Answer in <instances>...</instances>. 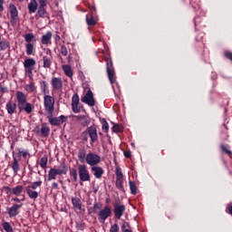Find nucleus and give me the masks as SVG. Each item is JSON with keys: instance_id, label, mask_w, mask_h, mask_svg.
Wrapping results in <instances>:
<instances>
[{"instance_id": "nucleus-1", "label": "nucleus", "mask_w": 232, "mask_h": 232, "mask_svg": "<svg viewBox=\"0 0 232 232\" xmlns=\"http://www.w3.org/2000/svg\"><path fill=\"white\" fill-rule=\"evenodd\" d=\"M16 102L19 113L25 111L27 115H30L34 111V104L28 102L26 94L21 91L16 92Z\"/></svg>"}, {"instance_id": "nucleus-2", "label": "nucleus", "mask_w": 232, "mask_h": 232, "mask_svg": "<svg viewBox=\"0 0 232 232\" xmlns=\"http://www.w3.org/2000/svg\"><path fill=\"white\" fill-rule=\"evenodd\" d=\"M116 181L115 186L119 191L125 193L124 189V174H122V169L121 167H116L115 169Z\"/></svg>"}, {"instance_id": "nucleus-3", "label": "nucleus", "mask_w": 232, "mask_h": 232, "mask_svg": "<svg viewBox=\"0 0 232 232\" xmlns=\"http://www.w3.org/2000/svg\"><path fill=\"white\" fill-rule=\"evenodd\" d=\"M78 175L81 182H90L92 180L90 170L84 164L78 165Z\"/></svg>"}, {"instance_id": "nucleus-4", "label": "nucleus", "mask_w": 232, "mask_h": 232, "mask_svg": "<svg viewBox=\"0 0 232 232\" xmlns=\"http://www.w3.org/2000/svg\"><path fill=\"white\" fill-rule=\"evenodd\" d=\"M55 98L53 96H50L45 94L44 96V108L46 113H52L55 110Z\"/></svg>"}, {"instance_id": "nucleus-5", "label": "nucleus", "mask_w": 232, "mask_h": 232, "mask_svg": "<svg viewBox=\"0 0 232 232\" xmlns=\"http://www.w3.org/2000/svg\"><path fill=\"white\" fill-rule=\"evenodd\" d=\"M35 59L27 58L24 62V72L28 75L29 79L34 77V71L35 70Z\"/></svg>"}, {"instance_id": "nucleus-6", "label": "nucleus", "mask_w": 232, "mask_h": 232, "mask_svg": "<svg viewBox=\"0 0 232 232\" xmlns=\"http://www.w3.org/2000/svg\"><path fill=\"white\" fill-rule=\"evenodd\" d=\"M47 119L51 126H61V124H64L68 121V117L64 115L53 117V112L47 113Z\"/></svg>"}, {"instance_id": "nucleus-7", "label": "nucleus", "mask_w": 232, "mask_h": 232, "mask_svg": "<svg viewBox=\"0 0 232 232\" xmlns=\"http://www.w3.org/2000/svg\"><path fill=\"white\" fill-rule=\"evenodd\" d=\"M106 61V71L108 74V79L111 84H114L115 79V69H113V62L111 61V57H107Z\"/></svg>"}, {"instance_id": "nucleus-8", "label": "nucleus", "mask_w": 232, "mask_h": 232, "mask_svg": "<svg viewBox=\"0 0 232 232\" xmlns=\"http://www.w3.org/2000/svg\"><path fill=\"white\" fill-rule=\"evenodd\" d=\"M85 162L91 166V168H93L94 166L101 164V156L95 152H89L87 153Z\"/></svg>"}, {"instance_id": "nucleus-9", "label": "nucleus", "mask_w": 232, "mask_h": 232, "mask_svg": "<svg viewBox=\"0 0 232 232\" xmlns=\"http://www.w3.org/2000/svg\"><path fill=\"white\" fill-rule=\"evenodd\" d=\"M111 217V207L105 206L103 208L100 209L98 213V220L100 224H104L107 218Z\"/></svg>"}, {"instance_id": "nucleus-10", "label": "nucleus", "mask_w": 232, "mask_h": 232, "mask_svg": "<svg viewBox=\"0 0 232 232\" xmlns=\"http://www.w3.org/2000/svg\"><path fill=\"white\" fill-rule=\"evenodd\" d=\"M46 55H44L42 57V63H43V68H45L47 70H52V64L53 61V56L52 55V50L47 49L45 52Z\"/></svg>"}, {"instance_id": "nucleus-11", "label": "nucleus", "mask_w": 232, "mask_h": 232, "mask_svg": "<svg viewBox=\"0 0 232 232\" xmlns=\"http://www.w3.org/2000/svg\"><path fill=\"white\" fill-rule=\"evenodd\" d=\"M9 12L11 15V24L12 26H15L17 23H19V12H17V7L14 5H9Z\"/></svg>"}, {"instance_id": "nucleus-12", "label": "nucleus", "mask_w": 232, "mask_h": 232, "mask_svg": "<svg viewBox=\"0 0 232 232\" xmlns=\"http://www.w3.org/2000/svg\"><path fill=\"white\" fill-rule=\"evenodd\" d=\"M124 211H126V206L119 203H114L113 204V213L115 218L118 220H121L122 218V215H124Z\"/></svg>"}, {"instance_id": "nucleus-13", "label": "nucleus", "mask_w": 232, "mask_h": 232, "mask_svg": "<svg viewBox=\"0 0 232 232\" xmlns=\"http://www.w3.org/2000/svg\"><path fill=\"white\" fill-rule=\"evenodd\" d=\"M87 133L91 139L90 144L91 146H93L94 142H97V140H99V135L97 134V128L93 125L90 126L87 129Z\"/></svg>"}, {"instance_id": "nucleus-14", "label": "nucleus", "mask_w": 232, "mask_h": 232, "mask_svg": "<svg viewBox=\"0 0 232 232\" xmlns=\"http://www.w3.org/2000/svg\"><path fill=\"white\" fill-rule=\"evenodd\" d=\"M81 101L88 106H95V99L93 98V92L90 89L87 91L84 97L81 99Z\"/></svg>"}, {"instance_id": "nucleus-15", "label": "nucleus", "mask_w": 232, "mask_h": 232, "mask_svg": "<svg viewBox=\"0 0 232 232\" xmlns=\"http://www.w3.org/2000/svg\"><path fill=\"white\" fill-rule=\"evenodd\" d=\"M23 208V204H14L12 207L7 208V213L10 218H14L19 215V209Z\"/></svg>"}, {"instance_id": "nucleus-16", "label": "nucleus", "mask_w": 232, "mask_h": 232, "mask_svg": "<svg viewBox=\"0 0 232 232\" xmlns=\"http://www.w3.org/2000/svg\"><path fill=\"white\" fill-rule=\"evenodd\" d=\"M44 6H46V1H41L37 11V14L41 18L50 19V14H48V12H46Z\"/></svg>"}, {"instance_id": "nucleus-17", "label": "nucleus", "mask_w": 232, "mask_h": 232, "mask_svg": "<svg viewBox=\"0 0 232 232\" xmlns=\"http://www.w3.org/2000/svg\"><path fill=\"white\" fill-rule=\"evenodd\" d=\"M53 91L63 90V79L61 77H53L51 79Z\"/></svg>"}, {"instance_id": "nucleus-18", "label": "nucleus", "mask_w": 232, "mask_h": 232, "mask_svg": "<svg viewBox=\"0 0 232 232\" xmlns=\"http://www.w3.org/2000/svg\"><path fill=\"white\" fill-rule=\"evenodd\" d=\"M91 171L93 175L98 179H102V175H104V169L102 167H99L95 165L94 167H91Z\"/></svg>"}, {"instance_id": "nucleus-19", "label": "nucleus", "mask_w": 232, "mask_h": 232, "mask_svg": "<svg viewBox=\"0 0 232 232\" xmlns=\"http://www.w3.org/2000/svg\"><path fill=\"white\" fill-rule=\"evenodd\" d=\"M72 110L73 113H79L81 109H79V94L75 93L72 97Z\"/></svg>"}, {"instance_id": "nucleus-20", "label": "nucleus", "mask_w": 232, "mask_h": 232, "mask_svg": "<svg viewBox=\"0 0 232 232\" xmlns=\"http://www.w3.org/2000/svg\"><path fill=\"white\" fill-rule=\"evenodd\" d=\"M5 110L8 115H14V113L17 111V103L12 101L7 102V103L5 104Z\"/></svg>"}, {"instance_id": "nucleus-21", "label": "nucleus", "mask_w": 232, "mask_h": 232, "mask_svg": "<svg viewBox=\"0 0 232 232\" xmlns=\"http://www.w3.org/2000/svg\"><path fill=\"white\" fill-rule=\"evenodd\" d=\"M40 90L43 95H48L50 93V87L48 85V82L46 81H40Z\"/></svg>"}, {"instance_id": "nucleus-22", "label": "nucleus", "mask_w": 232, "mask_h": 232, "mask_svg": "<svg viewBox=\"0 0 232 232\" xmlns=\"http://www.w3.org/2000/svg\"><path fill=\"white\" fill-rule=\"evenodd\" d=\"M88 154H86V148L82 147L78 150V160L82 164H84L86 162V157Z\"/></svg>"}, {"instance_id": "nucleus-23", "label": "nucleus", "mask_w": 232, "mask_h": 232, "mask_svg": "<svg viewBox=\"0 0 232 232\" xmlns=\"http://www.w3.org/2000/svg\"><path fill=\"white\" fill-rule=\"evenodd\" d=\"M72 204L74 209H77L78 211H82V201H81V198L77 197L72 198Z\"/></svg>"}, {"instance_id": "nucleus-24", "label": "nucleus", "mask_w": 232, "mask_h": 232, "mask_svg": "<svg viewBox=\"0 0 232 232\" xmlns=\"http://www.w3.org/2000/svg\"><path fill=\"white\" fill-rule=\"evenodd\" d=\"M52 32L48 31L45 34H44L41 38L42 44H52Z\"/></svg>"}, {"instance_id": "nucleus-25", "label": "nucleus", "mask_w": 232, "mask_h": 232, "mask_svg": "<svg viewBox=\"0 0 232 232\" xmlns=\"http://www.w3.org/2000/svg\"><path fill=\"white\" fill-rule=\"evenodd\" d=\"M76 120L82 124V126H89L90 125V117L86 115H78L75 116Z\"/></svg>"}, {"instance_id": "nucleus-26", "label": "nucleus", "mask_w": 232, "mask_h": 232, "mask_svg": "<svg viewBox=\"0 0 232 232\" xmlns=\"http://www.w3.org/2000/svg\"><path fill=\"white\" fill-rule=\"evenodd\" d=\"M25 191L29 198H32L33 200H36V198H39V192L34 190L33 188H30V187H26Z\"/></svg>"}, {"instance_id": "nucleus-27", "label": "nucleus", "mask_w": 232, "mask_h": 232, "mask_svg": "<svg viewBox=\"0 0 232 232\" xmlns=\"http://www.w3.org/2000/svg\"><path fill=\"white\" fill-rule=\"evenodd\" d=\"M59 173H61L60 170H57V169L55 168H52L50 169L49 172H48V178L47 180H55L56 179V175H59Z\"/></svg>"}, {"instance_id": "nucleus-28", "label": "nucleus", "mask_w": 232, "mask_h": 232, "mask_svg": "<svg viewBox=\"0 0 232 232\" xmlns=\"http://www.w3.org/2000/svg\"><path fill=\"white\" fill-rule=\"evenodd\" d=\"M11 168L14 175H17L19 169H21V167L19 166V160H17V158H15L14 156H13V163L11 165Z\"/></svg>"}, {"instance_id": "nucleus-29", "label": "nucleus", "mask_w": 232, "mask_h": 232, "mask_svg": "<svg viewBox=\"0 0 232 232\" xmlns=\"http://www.w3.org/2000/svg\"><path fill=\"white\" fill-rule=\"evenodd\" d=\"M41 136L46 138L50 135V127L46 126V123L42 124V128L40 129Z\"/></svg>"}, {"instance_id": "nucleus-30", "label": "nucleus", "mask_w": 232, "mask_h": 232, "mask_svg": "<svg viewBox=\"0 0 232 232\" xmlns=\"http://www.w3.org/2000/svg\"><path fill=\"white\" fill-rule=\"evenodd\" d=\"M56 169L57 171H60L59 175H67L69 168L68 165H66V163L62 162Z\"/></svg>"}, {"instance_id": "nucleus-31", "label": "nucleus", "mask_w": 232, "mask_h": 232, "mask_svg": "<svg viewBox=\"0 0 232 232\" xmlns=\"http://www.w3.org/2000/svg\"><path fill=\"white\" fill-rule=\"evenodd\" d=\"M38 6L39 5L37 4V1H31L28 4L29 14H35V12H37Z\"/></svg>"}, {"instance_id": "nucleus-32", "label": "nucleus", "mask_w": 232, "mask_h": 232, "mask_svg": "<svg viewBox=\"0 0 232 232\" xmlns=\"http://www.w3.org/2000/svg\"><path fill=\"white\" fill-rule=\"evenodd\" d=\"M62 68L66 77H70L71 79L73 77V71H72V66L65 64L63 65Z\"/></svg>"}, {"instance_id": "nucleus-33", "label": "nucleus", "mask_w": 232, "mask_h": 232, "mask_svg": "<svg viewBox=\"0 0 232 232\" xmlns=\"http://www.w3.org/2000/svg\"><path fill=\"white\" fill-rule=\"evenodd\" d=\"M24 39L25 43H27V44H32V41H34V42L37 41L35 39V35L34 34V33L25 34L24 35Z\"/></svg>"}, {"instance_id": "nucleus-34", "label": "nucleus", "mask_w": 232, "mask_h": 232, "mask_svg": "<svg viewBox=\"0 0 232 232\" xmlns=\"http://www.w3.org/2000/svg\"><path fill=\"white\" fill-rule=\"evenodd\" d=\"M85 21L88 26H95V24H97V21L93 18V14H87Z\"/></svg>"}, {"instance_id": "nucleus-35", "label": "nucleus", "mask_w": 232, "mask_h": 232, "mask_svg": "<svg viewBox=\"0 0 232 232\" xmlns=\"http://www.w3.org/2000/svg\"><path fill=\"white\" fill-rule=\"evenodd\" d=\"M34 52H35V47L34 44H25L26 55H34Z\"/></svg>"}, {"instance_id": "nucleus-36", "label": "nucleus", "mask_w": 232, "mask_h": 232, "mask_svg": "<svg viewBox=\"0 0 232 232\" xmlns=\"http://www.w3.org/2000/svg\"><path fill=\"white\" fill-rule=\"evenodd\" d=\"M69 175H70L72 182H77V180H78V179H77V169L70 168L69 169Z\"/></svg>"}, {"instance_id": "nucleus-37", "label": "nucleus", "mask_w": 232, "mask_h": 232, "mask_svg": "<svg viewBox=\"0 0 232 232\" xmlns=\"http://www.w3.org/2000/svg\"><path fill=\"white\" fill-rule=\"evenodd\" d=\"M24 189V187H23L22 185H18L13 188L12 193L13 195H15V197H19V195L23 193Z\"/></svg>"}, {"instance_id": "nucleus-38", "label": "nucleus", "mask_w": 232, "mask_h": 232, "mask_svg": "<svg viewBox=\"0 0 232 232\" xmlns=\"http://www.w3.org/2000/svg\"><path fill=\"white\" fill-rule=\"evenodd\" d=\"M10 48V42L7 40H1V34H0V50L5 51L8 50Z\"/></svg>"}, {"instance_id": "nucleus-39", "label": "nucleus", "mask_w": 232, "mask_h": 232, "mask_svg": "<svg viewBox=\"0 0 232 232\" xmlns=\"http://www.w3.org/2000/svg\"><path fill=\"white\" fill-rule=\"evenodd\" d=\"M24 90L27 93H33V92H35V83L32 82L31 83L26 84Z\"/></svg>"}, {"instance_id": "nucleus-40", "label": "nucleus", "mask_w": 232, "mask_h": 232, "mask_svg": "<svg viewBox=\"0 0 232 232\" xmlns=\"http://www.w3.org/2000/svg\"><path fill=\"white\" fill-rule=\"evenodd\" d=\"M43 186V181L39 179L38 181H34L32 183V185L27 186V188H30V189L35 190L37 188H41Z\"/></svg>"}, {"instance_id": "nucleus-41", "label": "nucleus", "mask_w": 232, "mask_h": 232, "mask_svg": "<svg viewBox=\"0 0 232 232\" xmlns=\"http://www.w3.org/2000/svg\"><path fill=\"white\" fill-rule=\"evenodd\" d=\"M2 227L5 232H14V227H12V225L8 221L4 222Z\"/></svg>"}, {"instance_id": "nucleus-42", "label": "nucleus", "mask_w": 232, "mask_h": 232, "mask_svg": "<svg viewBox=\"0 0 232 232\" xmlns=\"http://www.w3.org/2000/svg\"><path fill=\"white\" fill-rule=\"evenodd\" d=\"M129 186L131 195H137V185L135 184V181L130 180Z\"/></svg>"}, {"instance_id": "nucleus-43", "label": "nucleus", "mask_w": 232, "mask_h": 232, "mask_svg": "<svg viewBox=\"0 0 232 232\" xmlns=\"http://www.w3.org/2000/svg\"><path fill=\"white\" fill-rule=\"evenodd\" d=\"M123 130H124V127H122V125L114 124L112 126V131H114V133H122Z\"/></svg>"}, {"instance_id": "nucleus-44", "label": "nucleus", "mask_w": 232, "mask_h": 232, "mask_svg": "<svg viewBox=\"0 0 232 232\" xmlns=\"http://www.w3.org/2000/svg\"><path fill=\"white\" fill-rule=\"evenodd\" d=\"M40 166L43 169H46V166H48V157L44 156L41 158Z\"/></svg>"}, {"instance_id": "nucleus-45", "label": "nucleus", "mask_w": 232, "mask_h": 232, "mask_svg": "<svg viewBox=\"0 0 232 232\" xmlns=\"http://www.w3.org/2000/svg\"><path fill=\"white\" fill-rule=\"evenodd\" d=\"M102 208V205L101 203H94L93 207L90 208V211L92 213H97V209H101Z\"/></svg>"}, {"instance_id": "nucleus-46", "label": "nucleus", "mask_w": 232, "mask_h": 232, "mask_svg": "<svg viewBox=\"0 0 232 232\" xmlns=\"http://www.w3.org/2000/svg\"><path fill=\"white\" fill-rule=\"evenodd\" d=\"M220 150L226 153L227 155H228L230 157V159H232V152L231 150H227V148L226 147V145L221 144L220 145Z\"/></svg>"}, {"instance_id": "nucleus-47", "label": "nucleus", "mask_w": 232, "mask_h": 232, "mask_svg": "<svg viewBox=\"0 0 232 232\" xmlns=\"http://www.w3.org/2000/svg\"><path fill=\"white\" fill-rule=\"evenodd\" d=\"M60 53L63 55V57H66V55H68V48L66 45H61Z\"/></svg>"}, {"instance_id": "nucleus-48", "label": "nucleus", "mask_w": 232, "mask_h": 232, "mask_svg": "<svg viewBox=\"0 0 232 232\" xmlns=\"http://www.w3.org/2000/svg\"><path fill=\"white\" fill-rule=\"evenodd\" d=\"M120 229L119 224L115 223L111 227L110 232H121Z\"/></svg>"}, {"instance_id": "nucleus-49", "label": "nucleus", "mask_w": 232, "mask_h": 232, "mask_svg": "<svg viewBox=\"0 0 232 232\" xmlns=\"http://www.w3.org/2000/svg\"><path fill=\"white\" fill-rule=\"evenodd\" d=\"M4 191L5 192L6 195H13V188L8 187V186H5L3 187Z\"/></svg>"}, {"instance_id": "nucleus-50", "label": "nucleus", "mask_w": 232, "mask_h": 232, "mask_svg": "<svg viewBox=\"0 0 232 232\" xmlns=\"http://www.w3.org/2000/svg\"><path fill=\"white\" fill-rule=\"evenodd\" d=\"M102 130H103L105 131V133H108L109 130H110V125H108L107 121H104L102 123Z\"/></svg>"}, {"instance_id": "nucleus-51", "label": "nucleus", "mask_w": 232, "mask_h": 232, "mask_svg": "<svg viewBox=\"0 0 232 232\" xmlns=\"http://www.w3.org/2000/svg\"><path fill=\"white\" fill-rule=\"evenodd\" d=\"M123 155L125 159H131V150H125Z\"/></svg>"}, {"instance_id": "nucleus-52", "label": "nucleus", "mask_w": 232, "mask_h": 232, "mask_svg": "<svg viewBox=\"0 0 232 232\" xmlns=\"http://www.w3.org/2000/svg\"><path fill=\"white\" fill-rule=\"evenodd\" d=\"M0 92L1 93H8V88L0 84Z\"/></svg>"}, {"instance_id": "nucleus-53", "label": "nucleus", "mask_w": 232, "mask_h": 232, "mask_svg": "<svg viewBox=\"0 0 232 232\" xmlns=\"http://www.w3.org/2000/svg\"><path fill=\"white\" fill-rule=\"evenodd\" d=\"M121 230L122 232H133V230L130 229V228H126V225H122L121 226Z\"/></svg>"}, {"instance_id": "nucleus-54", "label": "nucleus", "mask_w": 232, "mask_h": 232, "mask_svg": "<svg viewBox=\"0 0 232 232\" xmlns=\"http://www.w3.org/2000/svg\"><path fill=\"white\" fill-rule=\"evenodd\" d=\"M225 56L227 57V59H229V61L232 62V53L231 52L225 53Z\"/></svg>"}, {"instance_id": "nucleus-55", "label": "nucleus", "mask_w": 232, "mask_h": 232, "mask_svg": "<svg viewBox=\"0 0 232 232\" xmlns=\"http://www.w3.org/2000/svg\"><path fill=\"white\" fill-rule=\"evenodd\" d=\"M19 153L20 155H22V157H24V159H26V157H28V152L26 150H20Z\"/></svg>"}, {"instance_id": "nucleus-56", "label": "nucleus", "mask_w": 232, "mask_h": 232, "mask_svg": "<svg viewBox=\"0 0 232 232\" xmlns=\"http://www.w3.org/2000/svg\"><path fill=\"white\" fill-rule=\"evenodd\" d=\"M227 212L228 213V215L232 216V205H228L227 207Z\"/></svg>"}, {"instance_id": "nucleus-57", "label": "nucleus", "mask_w": 232, "mask_h": 232, "mask_svg": "<svg viewBox=\"0 0 232 232\" xmlns=\"http://www.w3.org/2000/svg\"><path fill=\"white\" fill-rule=\"evenodd\" d=\"M34 131L35 133H40L41 128L39 127V125H36V126L34 127Z\"/></svg>"}, {"instance_id": "nucleus-58", "label": "nucleus", "mask_w": 232, "mask_h": 232, "mask_svg": "<svg viewBox=\"0 0 232 232\" xmlns=\"http://www.w3.org/2000/svg\"><path fill=\"white\" fill-rule=\"evenodd\" d=\"M59 188V184H57V183H55V182H53V184H52V188L53 189H57Z\"/></svg>"}, {"instance_id": "nucleus-59", "label": "nucleus", "mask_w": 232, "mask_h": 232, "mask_svg": "<svg viewBox=\"0 0 232 232\" xmlns=\"http://www.w3.org/2000/svg\"><path fill=\"white\" fill-rule=\"evenodd\" d=\"M90 10L92 11V12H97V7H95V5H91L90 6Z\"/></svg>"}, {"instance_id": "nucleus-60", "label": "nucleus", "mask_w": 232, "mask_h": 232, "mask_svg": "<svg viewBox=\"0 0 232 232\" xmlns=\"http://www.w3.org/2000/svg\"><path fill=\"white\" fill-rule=\"evenodd\" d=\"M12 201H13V202H18V203H20V202H21V199H20L19 198H12Z\"/></svg>"}, {"instance_id": "nucleus-61", "label": "nucleus", "mask_w": 232, "mask_h": 232, "mask_svg": "<svg viewBox=\"0 0 232 232\" xmlns=\"http://www.w3.org/2000/svg\"><path fill=\"white\" fill-rule=\"evenodd\" d=\"M54 41L57 43V41H61V36L59 34H56L54 37Z\"/></svg>"}, {"instance_id": "nucleus-62", "label": "nucleus", "mask_w": 232, "mask_h": 232, "mask_svg": "<svg viewBox=\"0 0 232 232\" xmlns=\"http://www.w3.org/2000/svg\"><path fill=\"white\" fill-rule=\"evenodd\" d=\"M5 8L3 7V2H0V13L3 12Z\"/></svg>"}, {"instance_id": "nucleus-63", "label": "nucleus", "mask_w": 232, "mask_h": 232, "mask_svg": "<svg viewBox=\"0 0 232 232\" xmlns=\"http://www.w3.org/2000/svg\"><path fill=\"white\" fill-rule=\"evenodd\" d=\"M83 140H88V137H84V138H83Z\"/></svg>"}, {"instance_id": "nucleus-64", "label": "nucleus", "mask_w": 232, "mask_h": 232, "mask_svg": "<svg viewBox=\"0 0 232 232\" xmlns=\"http://www.w3.org/2000/svg\"><path fill=\"white\" fill-rule=\"evenodd\" d=\"M106 202H107V204H108V203L110 202V198H107V199H106Z\"/></svg>"}]
</instances>
